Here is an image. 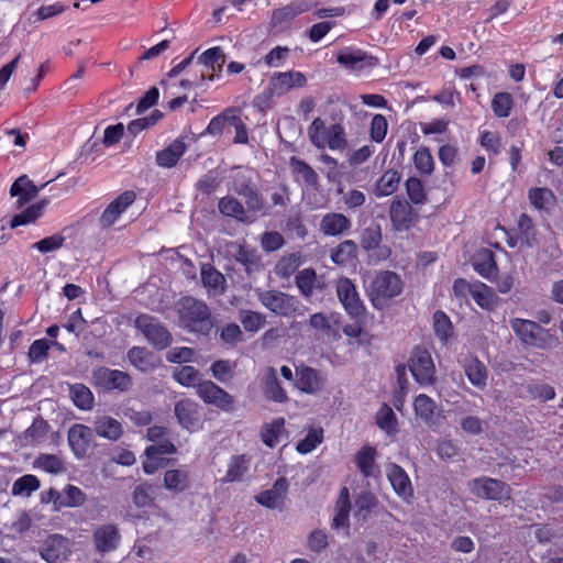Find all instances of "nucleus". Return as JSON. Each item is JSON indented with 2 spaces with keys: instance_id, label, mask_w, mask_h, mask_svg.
<instances>
[{
  "instance_id": "8fccbe9b",
  "label": "nucleus",
  "mask_w": 563,
  "mask_h": 563,
  "mask_svg": "<svg viewBox=\"0 0 563 563\" xmlns=\"http://www.w3.org/2000/svg\"><path fill=\"white\" fill-rule=\"evenodd\" d=\"M323 441V430L319 427L308 429L306 437L297 443V451L301 454L312 452Z\"/></svg>"
},
{
  "instance_id": "a878e982",
  "label": "nucleus",
  "mask_w": 563,
  "mask_h": 563,
  "mask_svg": "<svg viewBox=\"0 0 563 563\" xmlns=\"http://www.w3.org/2000/svg\"><path fill=\"white\" fill-rule=\"evenodd\" d=\"M323 383V379L316 369L307 366L297 369L296 386L301 391L316 394L322 388Z\"/></svg>"
},
{
  "instance_id": "7ed1b4c3",
  "label": "nucleus",
  "mask_w": 563,
  "mask_h": 563,
  "mask_svg": "<svg viewBox=\"0 0 563 563\" xmlns=\"http://www.w3.org/2000/svg\"><path fill=\"white\" fill-rule=\"evenodd\" d=\"M509 325L516 338L525 345L548 350L552 349L556 342V338L551 334L550 330L542 328L536 321L522 318H512Z\"/></svg>"
},
{
  "instance_id": "c85d7f7f",
  "label": "nucleus",
  "mask_w": 563,
  "mask_h": 563,
  "mask_svg": "<svg viewBox=\"0 0 563 563\" xmlns=\"http://www.w3.org/2000/svg\"><path fill=\"white\" fill-rule=\"evenodd\" d=\"M97 377L107 389L126 390L131 385L130 376L118 369H99Z\"/></svg>"
},
{
  "instance_id": "20e7f679",
  "label": "nucleus",
  "mask_w": 563,
  "mask_h": 563,
  "mask_svg": "<svg viewBox=\"0 0 563 563\" xmlns=\"http://www.w3.org/2000/svg\"><path fill=\"white\" fill-rule=\"evenodd\" d=\"M308 136L319 150L343 151L347 145L344 128L341 124L327 126L320 118H316L308 128Z\"/></svg>"
},
{
  "instance_id": "79ce46f5",
  "label": "nucleus",
  "mask_w": 563,
  "mask_h": 563,
  "mask_svg": "<svg viewBox=\"0 0 563 563\" xmlns=\"http://www.w3.org/2000/svg\"><path fill=\"white\" fill-rule=\"evenodd\" d=\"M376 424L388 435H394L398 431V420L393 409L384 404L376 412Z\"/></svg>"
},
{
  "instance_id": "13d9d810",
  "label": "nucleus",
  "mask_w": 563,
  "mask_h": 563,
  "mask_svg": "<svg viewBox=\"0 0 563 563\" xmlns=\"http://www.w3.org/2000/svg\"><path fill=\"white\" fill-rule=\"evenodd\" d=\"M40 487V481L34 475H24L18 478L12 485V495L30 496Z\"/></svg>"
},
{
  "instance_id": "4468645a",
  "label": "nucleus",
  "mask_w": 563,
  "mask_h": 563,
  "mask_svg": "<svg viewBox=\"0 0 563 563\" xmlns=\"http://www.w3.org/2000/svg\"><path fill=\"white\" fill-rule=\"evenodd\" d=\"M175 416L178 423L186 430L194 432L201 429L199 406L191 399H181L175 405Z\"/></svg>"
},
{
  "instance_id": "37998d69",
  "label": "nucleus",
  "mask_w": 563,
  "mask_h": 563,
  "mask_svg": "<svg viewBox=\"0 0 563 563\" xmlns=\"http://www.w3.org/2000/svg\"><path fill=\"white\" fill-rule=\"evenodd\" d=\"M250 461V457L245 454L232 456L228 465L225 481H241L249 470Z\"/></svg>"
},
{
  "instance_id": "2eb2a0df",
  "label": "nucleus",
  "mask_w": 563,
  "mask_h": 563,
  "mask_svg": "<svg viewBox=\"0 0 563 563\" xmlns=\"http://www.w3.org/2000/svg\"><path fill=\"white\" fill-rule=\"evenodd\" d=\"M385 473L395 494L399 498L409 500L413 496L411 481L401 466L395 463H389L386 465Z\"/></svg>"
},
{
  "instance_id": "a19ab883",
  "label": "nucleus",
  "mask_w": 563,
  "mask_h": 563,
  "mask_svg": "<svg viewBox=\"0 0 563 563\" xmlns=\"http://www.w3.org/2000/svg\"><path fill=\"white\" fill-rule=\"evenodd\" d=\"M400 181V175L397 170L388 169L377 180L375 186V195L377 197H386L396 191Z\"/></svg>"
},
{
  "instance_id": "a211bd4d",
  "label": "nucleus",
  "mask_w": 563,
  "mask_h": 563,
  "mask_svg": "<svg viewBox=\"0 0 563 563\" xmlns=\"http://www.w3.org/2000/svg\"><path fill=\"white\" fill-rule=\"evenodd\" d=\"M288 483L285 478H278L272 488L256 495V501L269 509H282L286 499Z\"/></svg>"
},
{
  "instance_id": "338daca9",
  "label": "nucleus",
  "mask_w": 563,
  "mask_h": 563,
  "mask_svg": "<svg viewBox=\"0 0 563 563\" xmlns=\"http://www.w3.org/2000/svg\"><path fill=\"white\" fill-rule=\"evenodd\" d=\"M74 404L80 409H90L93 396L90 389L84 385H74L70 389Z\"/></svg>"
},
{
  "instance_id": "dca6fc26",
  "label": "nucleus",
  "mask_w": 563,
  "mask_h": 563,
  "mask_svg": "<svg viewBox=\"0 0 563 563\" xmlns=\"http://www.w3.org/2000/svg\"><path fill=\"white\" fill-rule=\"evenodd\" d=\"M135 194L124 191L111 201L102 212L99 222L102 228H110L118 222L122 213L134 202Z\"/></svg>"
},
{
  "instance_id": "7c9ffc66",
  "label": "nucleus",
  "mask_w": 563,
  "mask_h": 563,
  "mask_svg": "<svg viewBox=\"0 0 563 563\" xmlns=\"http://www.w3.org/2000/svg\"><path fill=\"white\" fill-rule=\"evenodd\" d=\"M201 280L203 287L210 295L217 296L224 291L225 278L224 276L213 268L211 265H203L201 267Z\"/></svg>"
},
{
  "instance_id": "680f3d73",
  "label": "nucleus",
  "mask_w": 563,
  "mask_h": 563,
  "mask_svg": "<svg viewBox=\"0 0 563 563\" xmlns=\"http://www.w3.org/2000/svg\"><path fill=\"white\" fill-rule=\"evenodd\" d=\"M239 320L243 328L249 332H257L265 324V317L260 312L252 310H241L239 313Z\"/></svg>"
},
{
  "instance_id": "c03bdc74",
  "label": "nucleus",
  "mask_w": 563,
  "mask_h": 563,
  "mask_svg": "<svg viewBox=\"0 0 563 563\" xmlns=\"http://www.w3.org/2000/svg\"><path fill=\"white\" fill-rule=\"evenodd\" d=\"M85 501H86V495L77 486L67 485L60 492V501H59L60 508H63V507H66V508L80 507L85 504Z\"/></svg>"
},
{
  "instance_id": "f8f14e48",
  "label": "nucleus",
  "mask_w": 563,
  "mask_h": 563,
  "mask_svg": "<svg viewBox=\"0 0 563 563\" xmlns=\"http://www.w3.org/2000/svg\"><path fill=\"white\" fill-rule=\"evenodd\" d=\"M197 395L206 404L216 406L221 410L231 411L233 409V397L210 380L198 385Z\"/></svg>"
},
{
  "instance_id": "ddd939ff",
  "label": "nucleus",
  "mask_w": 563,
  "mask_h": 563,
  "mask_svg": "<svg viewBox=\"0 0 563 563\" xmlns=\"http://www.w3.org/2000/svg\"><path fill=\"white\" fill-rule=\"evenodd\" d=\"M309 327L329 341H338L341 338L340 313L338 312H316L309 318Z\"/></svg>"
},
{
  "instance_id": "393cba45",
  "label": "nucleus",
  "mask_w": 563,
  "mask_h": 563,
  "mask_svg": "<svg viewBox=\"0 0 563 563\" xmlns=\"http://www.w3.org/2000/svg\"><path fill=\"white\" fill-rule=\"evenodd\" d=\"M187 145L183 137L176 139L166 148L156 153V163L164 168L174 167L179 158L185 154Z\"/></svg>"
},
{
  "instance_id": "ea45409f",
  "label": "nucleus",
  "mask_w": 563,
  "mask_h": 563,
  "mask_svg": "<svg viewBox=\"0 0 563 563\" xmlns=\"http://www.w3.org/2000/svg\"><path fill=\"white\" fill-rule=\"evenodd\" d=\"M220 344L225 349L235 347L243 341V333L236 323H227L217 330Z\"/></svg>"
},
{
  "instance_id": "f03ea898",
  "label": "nucleus",
  "mask_w": 563,
  "mask_h": 563,
  "mask_svg": "<svg viewBox=\"0 0 563 563\" xmlns=\"http://www.w3.org/2000/svg\"><path fill=\"white\" fill-rule=\"evenodd\" d=\"M177 312L179 325L189 332L207 334L212 329L210 309L201 300L185 297L179 300Z\"/></svg>"
},
{
  "instance_id": "72a5a7b5",
  "label": "nucleus",
  "mask_w": 563,
  "mask_h": 563,
  "mask_svg": "<svg viewBox=\"0 0 563 563\" xmlns=\"http://www.w3.org/2000/svg\"><path fill=\"white\" fill-rule=\"evenodd\" d=\"M375 460L376 451L371 446H364L355 454V463L365 477H375L378 474Z\"/></svg>"
},
{
  "instance_id": "f704fd0d",
  "label": "nucleus",
  "mask_w": 563,
  "mask_h": 563,
  "mask_svg": "<svg viewBox=\"0 0 563 563\" xmlns=\"http://www.w3.org/2000/svg\"><path fill=\"white\" fill-rule=\"evenodd\" d=\"M285 435V419L276 418L263 426L261 439L268 448H275Z\"/></svg>"
},
{
  "instance_id": "6e6d98bb",
  "label": "nucleus",
  "mask_w": 563,
  "mask_h": 563,
  "mask_svg": "<svg viewBox=\"0 0 563 563\" xmlns=\"http://www.w3.org/2000/svg\"><path fill=\"white\" fill-rule=\"evenodd\" d=\"M235 256L236 261L245 267L247 273H254L261 268V258L253 249L240 246Z\"/></svg>"
},
{
  "instance_id": "864d4df0",
  "label": "nucleus",
  "mask_w": 563,
  "mask_h": 563,
  "mask_svg": "<svg viewBox=\"0 0 563 563\" xmlns=\"http://www.w3.org/2000/svg\"><path fill=\"white\" fill-rule=\"evenodd\" d=\"M433 329L440 341L446 343L452 336V322L445 312L439 310L433 314Z\"/></svg>"
},
{
  "instance_id": "e2e57ef3",
  "label": "nucleus",
  "mask_w": 563,
  "mask_h": 563,
  "mask_svg": "<svg viewBox=\"0 0 563 563\" xmlns=\"http://www.w3.org/2000/svg\"><path fill=\"white\" fill-rule=\"evenodd\" d=\"M34 465L35 467L52 474H58L64 471L62 460L54 454H41L36 457Z\"/></svg>"
},
{
  "instance_id": "6e6552de",
  "label": "nucleus",
  "mask_w": 563,
  "mask_h": 563,
  "mask_svg": "<svg viewBox=\"0 0 563 563\" xmlns=\"http://www.w3.org/2000/svg\"><path fill=\"white\" fill-rule=\"evenodd\" d=\"M336 297L346 311L353 318L361 317L365 311V306L358 295L356 286L347 277H341L335 282Z\"/></svg>"
},
{
  "instance_id": "6ab92c4d",
  "label": "nucleus",
  "mask_w": 563,
  "mask_h": 563,
  "mask_svg": "<svg viewBox=\"0 0 563 563\" xmlns=\"http://www.w3.org/2000/svg\"><path fill=\"white\" fill-rule=\"evenodd\" d=\"M120 533L117 526L107 523L93 531V542L98 552L108 553L114 551L120 542Z\"/></svg>"
},
{
  "instance_id": "58836bf2",
  "label": "nucleus",
  "mask_w": 563,
  "mask_h": 563,
  "mask_svg": "<svg viewBox=\"0 0 563 563\" xmlns=\"http://www.w3.org/2000/svg\"><path fill=\"white\" fill-rule=\"evenodd\" d=\"M10 194L12 197L19 196L20 203H24L36 197L38 188L26 176H21L12 184Z\"/></svg>"
},
{
  "instance_id": "e433bc0d",
  "label": "nucleus",
  "mask_w": 563,
  "mask_h": 563,
  "mask_svg": "<svg viewBox=\"0 0 563 563\" xmlns=\"http://www.w3.org/2000/svg\"><path fill=\"white\" fill-rule=\"evenodd\" d=\"M296 285L300 294L309 298L312 296L316 288L323 289V284H318V277L312 268H305L297 273Z\"/></svg>"
},
{
  "instance_id": "4d7b16f0",
  "label": "nucleus",
  "mask_w": 563,
  "mask_h": 563,
  "mask_svg": "<svg viewBox=\"0 0 563 563\" xmlns=\"http://www.w3.org/2000/svg\"><path fill=\"white\" fill-rule=\"evenodd\" d=\"M355 251V242L352 240H345L331 252L330 257L333 263L342 265L354 257Z\"/></svg>"
},
{
  "instance_id": "9d476101",
  "label": "nucleus",
  "mask_w": 563,
  "mask_h": 563,
  "mask_svg": "<svg viewBox=\"0 0 563 563\" xmlns=\"http://www.w3.org/2000/svg\"><path fill=\"white\" fill-rule=\"evenodd\" d=\"M258 299L266 309L283 317L294 314L299 306V301L296 297L278 290L261 291Z\"/></svg>"
},
{
  "instance_id": "3c124183",
  "label": "nucleus",
  "mask_w": 563,
  "mask_h": 563,
  "mask_svg": "<svg viewBox=\"0 0 563 563\" xmlns=\"http://www.w3.org/2000/svg\"><path fill=\"white\" fill-rule=\"evenodd\" d=\"M471 297L484 309H492L495 306V295L492 288L481 282L473 284Z\"/></svg>"
},
{
  "instance_id": "de8ad7c7",
  "label": "nucleus",
  "mask_w": 563,
  "mask_h": 563,
  "mask_svg": "<svg viewBox=\"0 0 563 563\" xmlns=\"http://www.w3.org/2000/svg\"><path fill=\"white\" fill-rule=\"evenodd\" d=\"M529 200L538 210H548L555 202L553 192L548 188H531L529 190Z\"/></svg>"
},
{
  "instance_id": "49530a36",
  "label": "nucleus",
  "mask_w": 563,
  "mask_h": 563,
  "mask_svg": "<svg viewBox=\"0 0 563 563\" xmlns=\"http://www.w3.org/2000/svg\"><path fill=\"white\" fill-rule=\"evenodd\" d=\"M290 167L296 176L300 178L307 186H317L318 175L306 162L297 157H291Z\"/></svg>"
},
{
  "instance_id": "a18cd8bd",
  "label": "nucleus",
  "mask_w": 563,
  "mask_h": 563,
  "mask_svg": "<svg viewBox=\"0 0 563 563\" xmlns=\"http://www.w3.org/2000/svg\"><path fill=\"white\" fill-rule=\"evenodd\" d=\"M198 62L212 71H220L225 63V55L220 47L214 46L205 51L199 56Z\"/></svg>"
},
{
  "instance_id": "473e14b6",
  "label": "nucleus",
  "mask_w": 563,
  "mask_h": 563,
  "mask_svg": "<svg viewBox=\"0 0 563 563\" xmlns=\"http://www.w3.org/2000/svg\"><path fill=\"white\" fill-rule=\"evenodd\" d=\"M438 406L435 401L426 394H420L415 398L413 411L417 418L427 424H431L435 420Z\"/></svg>"
},
{
  "instance_id": "bf43d9fd",
  "label": "nucleus",
  "mask_w": 563,
  "mask_h": 563,
  "mask_svg": "<svg viewBox=\"0 0 563 563\" xmlns=\"http://www.w3.org/2000/svg\"><path fill=\"white\" fill-rule=\"evenodd\" d=\"M229 118V128H233L235 132V136L233 139L234 144H247L249 143V134L246 124L243 122L239 114V110L232 108V113H230Z\"/></svg>"
},
{
  "instance_id": "052dcab7",
  "label": "nucleus",
  "mask_w": 563,
  "mask_h": 563,
  "mask_svg": "<svg viewBox=\"0 0 563 563\" xmlns=\"http://www.w3.org/2000/svg\"><path fill=\"white\" fill-rule=\"evenodd\" d=\"M514 106V99L508 92H498L492 100V109L496 117L508 118Z\"/></svg>"
},
{
  "instance_id": "cd10ccee",
  "label": "nucleus",
  "mask_w": 563,
  "mask_h": 563,
  "mask_svg": "<svg viewBox=\"0 0 563 563\" xmlns=\"http://www.w3.org/2000/svg\"><path fill=\"white\" fill-rule=\"evenodd\" d=\"M463 368L467 379L473 386L477 388H484L486 386L488 372L485 364L477 357L471 356L467 358Z\"/></svg>"
},
{
  "instance_id": "774afa93",
  "label": "nucleus",
  "mask_w": 563,
  "mask_h": 563,
  "mask_svg": "<svg viewBox=\"0 0 563 563\" xmlns=\"http://www.w3.org/2000/svg\"><path fill=\"white\" fill-rule=\"evenodd\" d=\"M375 506V496L371 493H362L355 500V517L364 520Z\"/></svg>"
},
{
  "instance_id": "f3484780",
  "label": "nucleus",
  "mask_w": 563,
  "mask_h": 563,
  "mask_svg": "<svg viewBox=\"0 0 563 563\" xmlns=\"http://www.w3.org/2000/svg\"><path fill=\"white\" fill-rule=\"evenodd\" d=\"M93 441V431L91 428L76 423L68 430V443L77 459L86 456Z\"/></svg>"
},
{
  "instance_id": "09e8293b",
  "label": "nucleus",
  "mask_w": 563,
  "mask_h": 563,
  "mask_svg": "<svg viewBox=\"0 0 563 563\" xmlns=\"http://www.w3.org/2000/svg\"><path fill=\"white\" fill-rule=\"evenodd\" d=\"M173 378L184 387H198L200 383L199 372L189 365L180 366L174 369Z\"/></svg>"
},
{
  "instance_id": "2f4dec72",
  "label": "nucleus",
  "mask_w": 563,
  "mask_h": 563,
  "mask_svg": "<svg viewBox=\"0 0 563 563\" xmlns=\"http://www.w3.org/2000/svg\"><path fill=\"white\" fill-rule=\"evenodd\" d=\"M474 269L484 278L490 279L497 273L493 252L486 249L479 250L473 257Z\"/></svg>"
},
{
  "instance_id": "603ef678",
  "label": "nucleus",
  "mask_w": 563,
  "mask_h": 563,
  "mask_svg": "<svg viewBox=\"0 0 563 563\" xmlns=\"http://www.w3.org/2000/svg\"><path fill=\"white\" fill-rule=\"evenodd\" d=\"M46 203L47 202L45 200H43L41 202L30 206L23 212L16 214L11 220V227L16 228V227L25 225L27 223L35 221L38 217L42 216Z\"/></svg>"
},
{
  "instance_id": "0e129e2a",
  "label": "nucleus",
  "mask_w": 563,
  "mask_h": 563,
  "mask_svg": "<svg viewBox=\"0 0 563 563\" xmlns=\"http://www.w3.org/2000/svg\"><path fill=\"white\" fill-rule=\"evenodd\" d=\"M413 164L417 170L422 175H430L434 168L433 157L426 147L416 151Z\"/></svg>"
},
{
  "instance_id": "9b49d317",
  "label": "nucleus",
  "mask_w": 563,
  "mask_h": 563,
  "mask_svg": "<svg viewBox=\"0 0 563 563\" xmlns=\"http://www.w3.org/2000/svg\"><path fill=\"white\" fill-rule=\"evenodd\" d=\"M71 542L66 537L55 533L48 536L41 544L40 556L47 563H58L71 554Z\"/></svg>"
},
{
  "instance_id": "bb28decb",
  "label": "nucleus",
  "mask_w": 563,
  "mask_h": 563,
  "mask_svg": "<svg viewBox=\"0 0 563 563\" xmlns=\"http://www.w3.org/2000/svg\"><path fill=\"white\" fill-rule=\"evenodd\" d=\"M263 391L266 398L275 402L287 400V394L277 379V373L274 367H268L263 377Z\"/></svg>"
},
{
  "instance_id": "5fc2aeb1",
  "label": "nucleus",
  "mask_w": 563,
  "mask_h": 563,
  "mask_svg": "<svg viewBox=\"0 0 563 563\" xmlns=\"http://www.w3.org/2000/svg\"><path fill=\"white\" fill-rule=\"evenodd\" d=\"M349 512H350V500H349V492L346 488L342 489L335 508V516L333 518V527L340 528V527H346L347 526V519H349Z\"/></svg>"
},
{
  "instance_id": "69168bd1",
  "label": "nucleus",
  "mask_w": 563,
  "mask_h": 563,
  "mask_svg": "<svg viewBox=\"0 0 563 563\" xmlns=\"http://www.w3.org/2000/svg\"><path fill=\"white\" fill-rule=\"evenodd\" d=\"M382 241V230L379 224H372L366 228L361 238V246L366 251H373L378 247Z\"/></svg>"
},
{
  "instance_id": "4c0bfd02",
  "label": "nucleus",
  "mask_w": 563,
  "mask_h": 563,
  "mask_svg": "<svg viewBox=\"0 0 563 563\" xmlns=\"http://www.w3.org/2000/svg\"><path fill=\"white\" fill-rule=\"evenodd\" d=\"M189 484V474L185 470H169L164 474V487L173 493H183Z\"/></svg>"
},
{
  "instance_id": "5701e85b",
  "label": "nucleus",
  "mask_w": 563,
  "mask_h": 563,
  "mask_svg": "<svg viewBox=\"0 0 563 563\" xmlns=\"http://www.w3.org/2000/svg\"><path fill=\"white\" fill-rule=\"evenodd\" d=\"M351 228V220L342 213L330 212L322 217L319 230L327 236H338L347 232Z\"/></svg>"
},
{
  "instance_id": "4be33fe9",
  "label": "nucleus",
  "mask_w": 563,
  "mask_h": 563,
  "mask_svg": "<svg viewBox=\"0 0 563 563\" xmlns=\"http://www.w3.org/2000/svg\"><path fill=\"white\" fill-rule=\"evenodd\" d=\"M130 363L141 372H152L161 364V358L146 347L134 346L129 350Z\"/></svg>"
},
{
  "instance_id": "423d86ee",
  "label": "nucleus",
  "mask_w": 563,
  "mask_h": 563,
  "mask_svg": "<svg viewBox=\"0 0 563 563\" xmlns=\"http://www.w3.org/2000/svg\"><path fill=\"white\" fill-rule=\"evenodd\" d=\"M467 488L477 498L494 501L509 500L511 488L505 482L488 476H479L467 483Z\"/></svg>"
},
{
  "instance_id": "c756f323",
  "label": "nucleus",
  "mask_w": 563,
  "mask_h": 563,
  "mask_svg": "<svg viewBox=\"0 0 563 563\" xmlns=\"http://www.w3.org/2000/svg\"><path fill=\"white\" fill-rule=\"evenodd\" d=\"M390 219L396 230H406L412 222V208L405 200H394L390 206Z\"/></svg>"
},
{
  "instance_id": "b1692460",
  "label": "nucleus",
  "mask_w": 563,
  "mask_h": 563,
  "mask_svg": "<svg viewBox=\"0 0 563 563\" xmlns=\"http://www.w3.org/2000/svg\"><path fill=\"white\" fill-rule=\"evenodd\" d=\"M93 430L98 437L109 441H118L123 435L121 422L110 416L97 417L93 421Z\"/></svg>"
},
{
  "instance_id": "0eeeda50",
  "label": "nucleus",
  "mask_w": 563,
  "mask_h": 563,
  "mask_svg": "<svg viewBox=\"0 0 563 563\" xmlns=\"http://www.w3.org/2000/svg\"><path fill=\"white\" fill-rule=\"evenodd\" d=\"M409 371L420 385H431L435 379V366L430 352L417 346L412 350L409 361Z\"/></svg>"
},
{
  "instance_id": "c9c22d12",
  "label": "nucleus",
  "mask_w": 563,
  "mask_h": 563,
  "mask_svg": "<svg viewBox=\"0 0 563 563\" xmlns=\"http://www.w3.org/2000/svg\"><path fill=\"white\" fill-rule=\"evenodd\" d=\"M369 59L365 52L351 47L342 49L336 56L338 63L349 69H361L371 64Z\"/></svg>"
},
{
  "instance_id": "aec40b11",
  "label": "nucleus",
  "mask_w": 563,
  "mask_h": 563,
  "mask_svg": "<svg viewBox=\"0 0 563 563\" xmlns=\"http://www.w3.org/2000/svg\"><path fill=\"white\" fill-rule=\"evenodd\" d=\"M219 212L229 218H233L243 223L255 221V214H250L243 205L232 196H224L218 202Z\"/></svg>"
},
{
  "instance_id": "1a4fd4ad",
  "label": "nucleus",
  "mask_w": 563,
  "mask_h": 563,
  "mask_svg": "<svg viewBox=\"0 0 563 563\" xmlns=\"http://www.w3.org/2000/svg\"><path fill=\"white\" fill-rule=\"evenodd\" d=\"M135 327L157 350H164L172 343L173 338L169 331L148 314L139 316L135 319Z\"/></svg>"
},
{
  "instance_id": "412c9836",
  "label": "nucleus",
  "mask_w": 563,
  "mask_h": 563,
  "mask_svg": "<svg viewBox=\"0 0 563 563\" xmlns=\"http://www.w3.org/2000/svg\"><path fill=\"white\" fill-rule=\"evenodd\" d=\"M255 172L249 168L236 167L234 168L228 180V190L236 195L246 194L256 186Z\"/></svg>"
},
{
  "instance_id": "f257e3e1",
  "label": "nucleus",
  "mask_w": 563,
  "mask_h": 563,
  "mask_svg": "<svg viewBox=\"0 0 563 563\" xmlns=\"http://www.w3.org/2000/svg\"><path fill=\"white\" fill-rule=\"evenodd\" d=\"M402 290L401 277L390 271L376 272L366 287L367 297L377 310L389 307L393 299L400 296Z\"/></svg>"
},
{
  "instance_id": "39448f33",
  "label": "nucleus",
  "mask_w": 563,
  "mask_h": 563,
  "mask_svg": "<svg viewBox=\"0 0 563 563\" xmlns=\"http://www.w3.org/2000/svg\"><path fill=\"white\" fill-rule=\"evenodd\" d=\"M307 84V78L303 73L298 70L276 71L268 80L265 91L256 98V101L265 99L272 100L275 97H282L292 89L302 88Z\"/></svg>"
}]
</instances>
